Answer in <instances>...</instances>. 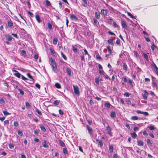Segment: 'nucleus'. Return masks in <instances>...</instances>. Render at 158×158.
I'll return each mask as SVG.
<instances>
[{
	"instance_id": "obj_1",
	"label": "nucleus",
	"mask_w": 158,
	"mask_h": 158,
	"mask_svg": "<svg viewBox=\"0 0 158 158\" xmlns=\"http://www.w3.org/2000/svg\"><path fill=\"white\" fill-rule=\"evenodd\" d=\"M49 61L52 67V70L55 73H56L57 69L56 63L54 59L51 57L49 58Z\"/></svg>"
},
{
	"instance_id": "obj_2",
	"label": "nucleus",
	"mask_w": 158,
	"mask_h": 158,
	"mask_svg": "<svg viewBox=\"0 0 158 158\" xmlns=\"http://www.w3.org/2000/svg\"><path fill=\"white\" fill-rule=\"evenodd\" d=\"M74 93L77 95H79V91L78 87L77 85H73Z\"/></svg>"
},
{
	"instance_id": "obj_3",
	"label": "nucleus",
	"mask_w": 158,
	"mask_h": 158,
	"mask_svg": "<svg viewBox=\"0 0 158 158\" xmlns=\"http://www.w3.org/2000/svg\"><path fill=\"white\" fill-rule=\"evenodd\" d=\"M70 18L72 20L75 21H77L79 20L74 15L72 14L70 15Z\"/></svg>"
},
{
	"instance_id": "obj_4",
	"label": "nucleus",
	"mask_w": 158,
	"mask_h": 158,
	"mask_svg": "<svg viewBox=\"0 0 158 158\" xmlns=\"http://www.w3.org/2000/svg\"><path fill=\"white\" fill-rule=\"evenodd\" d=\"M144 94H143V99L144 100H147V96L149 94L146 90H144Z\"/></svg>"
},
{
	"instance_id": "obj_5",
	"label": "nucleus",
	"mask_w": 158,
	"mask_h": 158,
	"mask_svg": "<svg viewBox=\"0 0 158 158\" xmlns=\"http://www.w3.org/2000/svg\"><path fill=\"white\" fill-rule=\"evenodd\" d=\"M86 127L89 134L90 135H91L93 133V130L92 128L88 125H87Z\"/></svg>"
},
{
	"instance_id": "obj_6",
	"label": "nucleus",
	"mask_w": 158,
	"mask_h": 158,
	"mask_svg": "<svg viewBox=\"0 0 158 158\" xmlns=\"http://www.w3.org/2000/svg\"><path fill=\"white\" fill-rule=\"evenodd\" d=\"M7 25L9 27L11 28L13 27V23L11 20H10L7 21Z\"/></svg>"
},
{
	"instance_id": "obj_7",
	"label": "nucleus",
	"mask_w": 158,
	"mask_h": 158,
	"mask_svg": "<svg viewBox=\"0 0 158 158\" xmlns=\"http://www.w3.org/2000/svg\"><path fill=\"white\" fill-rule=\"evenodd\" d=\"M121 24L123 27L125 28H127V26L123 20H121Z\"/></svg>"
},
{
	"instance_id": "obj_8",
	"label": "nucleus",
	"mask_w": 158,
	"mask_h": 158,
	"mask_svg": "<svg viewBox=\"0 0 158 158\" xmlns=\"http://www.w3.org/2000/svg\"><path fill=\"white\" fill-rule=\"evenodd\" d=\"M101 13L103 15H106L107 13V10L106 9H102L101 10Z\"/></svg>"
},
{
	"instance_id": "obj_9",
	"label": "nucleus",
	"mask_w": 158,
	"mask_h": 158,
	"mask_svg": "<svg viewBox=\"0 0 158 158\" xmlns=\"http://www.w3.org/2000/svg\"><path fill=\"white\" fill-rule=\"evenodd\" d=\"M66 71L67 73V74L69 76H71V71L70 69L69 68H66Z\"/></svg>"
},
{
	"instance_id": "obj_10",
	"label": "nucleus",
	"mask_w": 158,
	"mask_h": 158,
	"mask_svg": "<svg viewBox=\"0 0 158 158\" xmlns=\"http://www.w3.org/2000/svg\"><path fill=\"white\" fill-rule=\"evenodd\" d=\"M151 65L156 70V72H158V68L157 67L156 64L153 61L152 62V64H151Z\"/></svg>"
},
{
	"instance_id": "obj_11",
	"label": "nucleus",
	"mask_w": 158,
	"mask_h": 158,
	"mask_svg": "<svg viewBox=\"0 0 158 158\" xmlns=\"http://www.w3.org/2000/svg\"><path fill=\"white\" fill-rule=\"evenodd\" d=\"M107 42L109 44H110L112 46H114L113 40V39H109L107 40Z\"/></svg>"
},
{
	"instance_id": "obj_12",
	"label": "nucleus",
	"mask_w": 158,
	"mask_h": 158,
	"mask_svg": "<svg viewBox=\"0 0 158 158\" xmlns=\"http://www.w3.org/2000/svg\"><path fill=\"white\" fill-rule=\"evenodd\" d=\"M6 39L9 41H10L12 40V37L10 35L8 34L5 36Z\"/></svg>"
},
{
	"instance_id": "obj_13",
	"label": "nucleus",
	"mask_w": 158,
	"mask_h": 158,
	"mask_svg": "<svg viewBox=\"0 0 158 158\" xmlns=\"http://www.w3.org/2000/svg\"><path fill=\"white\" fill-rule=\"evenodd\" d=\"M142 55L147 61H148V56L147 54L144 52H143L142 53Z\"/></svg>"
},
{
	"instance_id": "obj_14",
	"label": "nucleus",
	"mask_w": 158,
	"mask_h": 158,
	"mask_svg": "<svg viewBox=\"0 0 158 158\" xmlns=\"http://www.w3.org/2000/svg\"><path fill=\"white\" fill-rule=\"evenodd\" d=\"M138 144L139 146H143V142L141 140H138L137 141Z\"/></svg>"
},
{
	"instance_id": "obj_15",
	"label": "nucleus",
	"mask_w": 158,
	"mask_h": 158,
	"mask_svg": "<svg viewBox=\"0 0 158 158\" xmlns=\"http://www.w3.org/2000/svg\"><path fill=\"white\" fill-rule=\"evenodd\" d=\"M96 141L100 145V146L101 148H102V147L103 143L102 140H99L97 139L96 140Z\"/></svg>"
},
{
	"instance_id": "obj_16",
	"label": "nucleus",
	"mask_w": 158,
	"mask_h": 158,
	"mask_svg": "<svg viewBox=\"0 0 158 158\" xmlns=\"http://www.w3.org/2000/svg\"><path fill=\"white\" fill-rule=\"evenodd\" d=\"M110 115L112 118H114L116 116V113L114 112L113 111L111 113Z\"/></svg>"
},
{
	"instance_id": "obj_17",
	"label": "nucleus",
	"mask_w": 158,
	"mask_h": 158,
	"mask_svg": "<svg viewBox=\"0 0 158 158\" xmlns=\"http://www.w3.org/2000/svg\"><path fill=\"white\" fill-rule=\"evenodd\" d=\"M40 128L41 129L42 131L43 132H44L46 131V129L43 126L40 125Z\"/></svg>"
},
{
	"instance_id": "obj_18",
	"label": "nucleus",
	"mask_w": 158,
	"mask_h": 158,
	"mask_svg": "<svg viewBox=\"0 0 158 158\" xmlns=\"http://www.w3.org/2000/svg\"><path fill=\"white\" fill-rule=\"evenodd\" d=\"M14 75L19 78H20L21 76V74L18 72L17 73H15Z\"/></svg>"
},
{
	"instance_id": "obj_19",
	"label": "nucleus",
	"mask_w": 158,
	"mask_h": 158,
	"mask_svg": "<svg viewBox=\"0 0 158 158\" xmlns=\"http://www.w3.org/2000/svg\"><path fill=\"white\" fill-rule=\"evenodd\" d=\"M35 18L36 20L38 22L40 23L41 22V21L40 19V17L38 15H35Z\"/></svg>"
},
{
	"instance_id": "obj_20",
	"label": "nucleus",
	"mask_w": 158,
	"mask_h": 158,
	"mask_svg": "<svg viewBox=\"0 0 158 158\" xmlns=\"http://www.w3.org/2000/svg\"><path fill=\"white\" fill-rule=\"evenodd\" d=\"M109 149L110 151L112 152L113 151V147L112 145H109Z\"/></svg>"
},
{
	"instance_id": "obj_21",
	"label": "nucleus",
	"mask_w": 158,
	"mask_h": 158,
	"mask_svg": "<svg viewBox=\"0 0 158 158\" xmlns=\"http://www.w3.org/2000/svg\"><path fill=\"white\" fill-rule=\"evenodd\" d=\"M59 143L60 145L62 147H65V145L64 143L62 140H59Z\"/></svg>"
},
{
	"instance_id": "obj_22",
	"label": "nucleus",
	"mask_w": 158,
	"mask_h": 158,
	"mask_svg": "<svg viewBox=\"0 0 158 158\" xmlns=\"http://www.w3.org/2000/svg\"><path fill=\"white\" fill-rule=\"evenodd\" d=\"M131 135L132 137L134 139L136 138L137 136V135L136 134L135 132L133 133H131Z\"/></svg>"
},
{
	"instance_id": "obj_23",
	"label": "nucleus",
	"mask_w": 158,
	"mask_h": 158,
	"mask_svg": "<svg viewBox=\"0 0 158 158\" xmlns=\"http://www.w3.org/2000/svg\"><path fill=\"white\" fill-rule=\"evenodd\" d=\"M27 75L28 77L30 79V80L31 81H33V79L32 77V76L31 75L30 73H27Z\"/></svg>"
},
{
	"instance_id": "obj_24",
	"label": "nucleus",
	"mask_w": 158,
	"mask_h": 158,
	"mask_svg": "<svg viewBox=\"0 0 158 158\" xmlns=\"http://www.w3.org/2000/svg\"><path fill=\"white\" fill-rule=\"evenodd\" d=\"M95 16L96 18L99 19L100 17V15L99 13L96 12L95 13Z\"/></svg>"
},
{
	"instance_id": "obj_25",
	"label": "nucleus",
	"mask_w": 158,
	"mask_h": 158,
	"mask_svg": "<svg viewBox=\"0 0 158 158\" xmlns=\"http://www.w3.org/2000/svg\"><path fill=\"white\" fill-rule=\"evenodd\" d=\"M55 87L58 89H60L61 88V85L60 84L58 83H56L55 84Z\"/></svg>"
},
{
	"instance_id": "obj_26",
	"label": "nucleus",
	"mask_w": 158,
	"mask_h": 158,
	"mask_svg": "<svg viewBox=\"0 0 158 158\" xmlns=\"http://www.w3.org/2000/svg\"><path fill=\"white\" fill-rule=\"evenodd\" d=\"M123 69L125 70H127V67L126 63H123Z\"/></svg>"
},
{
	"instance_id": "obj_27",
	"label": "nucleus",
	"mask_w": 158,
	"mask_h": 158,
	"mask_svg": "<svg viewBox=\"0 0 158 158\" xmlns=\"http://www.w3.org/2000/svg\"><path fill=\"white\" fill-rule=\"evenodd\" d=\"M3 113L5 115H8L10 114H11L8 112L6 110H5L3 111Z\"/></svg>"
},
{
	"instance_id": "obj_28",
	"label": "nucleus",
	"mask_w": 158,
	"mask_h": 158,
	"mask_svg": "<svg viewBox=\"0 0 158 158\" xmlns=\"http://www.w3.org/2000/svg\"><path fill=\"white\" fill-rule=\"evenodd\" d=\"M18 89V91L19 92V94L20 95H23L24 94V92L21 89Z\"/></svg>"
},
{
	"instance_id": "obj_29",
	"label": "nucleus",
	"mask_w": 158,
	"mask_h": 158,
	"mask_svg": "<svg viewBox=\"0 0 158 158\" xmlns=\"http://www.w3.org/2000/svg\"><path fill=\"white\" fill-rule=\"evenodd\" d=\"M131 119L133 120H137L138 119V117L137 116H132L131 117Z\"/></svg>"
},
{
	"instance_id": "obj_30",
	"label": "nucleus",
	"mask_w": 158,
	"mask_h": 158,
	"mask_svg": "<svg viewBox=\"0 0 158 158\" xmlns=\"http://www.w3.org/2000/svg\"><path fill=\"white\" fill-rule=\"evenodd\" d=\"M63 151L64 154L66 155L67 154V151L66 148H63Z\"/></svg>"
},
{
	"instance_id": "obj_31",
	"label": "nucleus",
	"mask_w": 158,
	"mask_h": 158,
	"mask_svg": "<svg viewBox=\"0 0 158 158\" xmlns=\"http://www.w3.org/2000/svg\"><path fill=\"white\" fill-rule=\"evenodd\" d=\"M72 50L75 53L77 52H78V49L77 48L74 47L73 46H72Z\"/></svg>"
},
{
	"instance_id": "obj_32",
	"label": "nucleus",
	"mask_w": 158,
	"mask_h": 158,
	"mask_svg": "<svg viewBox=\"0 0 158 158\" xmlns=\"http://www.w3.org/2000/svg\"><path fill=\"white\" fill-rule=\"evenodd\" d=\"M58 40L56 38H54L53 40V43L54 44H56Z\"/></svg>"
},
{
	"instance_id": "obj_33",
	"label": "nucleus",
	"mask_w": 158,
	"mask_h": 158,
	"mask_svg": "<svg viewBox=\"0 0 158 158\" xmlns=\"http://www.w3.org/2000/svg\"><path fill=\"white\" fill-rule=\"evenodd\" d=\"M61 55L62 56V57L65 60H67V57H66V56L63 54V53L62 52H61Z\"/></svg>"
},
{
	"instance_id": "obj_34",
	"label": "nucleus",
	"mask_w": 158,
	"mask_h": 158,
	"mask_svg": "<svg viewBox=\"0 0 158 158\" xmlns=\"http://www.w3.org/2000/svg\"><path fill=\"white\" fill-rule=\"evenodd\" d=\"M94 24V25H97L98 23L97 20L95 19H93Z\"/></svg>"
},
{
	"instance_id": "obj_35",
	"label": "nucleus",
	"mask_w": 158,
	"mask_h": 158,
	"mask_svg": "<svg viewBox=\"0 0 158 158\" xmlns=\"http://www.w3.org/2000/svg\"><path fill=\"white\" fill-rule=\"evenodd\" d=\"M48 29L50 30L52 29V24L49 23H48Z\"/></svg>"
},
{
	"instance_id": "obj_36",
	"label": "nucleus",
	"mask_w": 158,
	"mask_h": 158,
	"mask_svg": "<svg viewBox=\"0 0 158 158\" xmlns=\"http://www.w3.org/2000/svg\"><path fill=\"white\" fill-rule=\"evenodd\" d=\"M46 5L47 6H49L51 5V3H50V2L48 0H46Z\"/></svg>"
},
{
	"instance_id": "obj_37",
	"label": "nucleus",
	"mask_w": 158,
	"mask_h": 158,
	"mask_svg": "<svg viewBox=\"0 0 158 158\" xmlns=\"http://www.w3.org/2000/svg\"><path fill=\"white\" fill-rule=\"evenodd\" d=\"M40 131L39 129L35 130L34 131V134L35 135H38Z\"/></svg>"
},
{
	"instance_id": "obj_38",
	"label": "nucleus",
	"mask_w": 158,
	"mask_h": 158,
	"mask_svg": "<svg viewBox=\"0 0 158 158\" xmlns=\"http://www.w3.org/2000/svg\"><path fill=\"white\" fill-rule=\"evenodd\" d=\"M116 44L118 45H121V44H120V40L119 39H118L116 40Z\"/></svg>"
},
{
	"instance_id": "obj_39",
	"label": "nucleus",
	"mask_w": 158,
	"mask_h": 158,
	"mask_svg": "<svg viewBox=\"0 0 158 158\" xmlns=\"http://www.w3.org/2000/svg\"><path fill=\"white\" fill-rule=\"evenodd\" d=\"M131 94H130L128 92H125L124 94V95L125 96H126V97H128Z\"/></svg>"
},
{
	"instance_id": "obj_40",
	"label": "nucleus",
	"mask_w": 158,
	"mask_h": 158,
	"mask_svg": "<svg viewBox=\"0 0 158 158\" xmlns=\"http://www.w3.org/2000/svg\"><path fill=\"white\" fill-rule=\"evenodd\" d=\"M35 111L36 112H37L38 114L40 115H42V113L41 112L37 109H36L35 110Z\"/></svg>"
},
{
	"instance_id": "obj_41",
	"label": "nucleus",
	"mask_w": 158,
	"mask_h": 158,
	"mask_svg": "<svg viewBox=\"0 0 158 158\" xmlns=\"http://www.w3.org/2000/svg\"><path fill=\"white\" fill-rule=\"evenodd\" d=\"M59 101L56 100L54 101L53 103L55 105H58L59 104Z\"/></svg>"
},
{
	"instance_id": "obj_42",
	"label": "nucleus",
	"mask_w": 158,
	"mask_h": 158,
	"mask_svg": "<svg viewBox=\"0 0 158 158\" xmlns=\"http://www.w3.org/2000/svg\"><path fill=\"white\" fill-rule=\"evenodd\" d=\"M111 106L109 103H106L105 104V106L106 107L109 108Z\"/></svg>"
},
{
	"instance_id": "obj_43",
	"label": "nucleus",
	"mask_w": 158,
	"mask_h": 158,
	"mask_svg": "<svg viewBox=\"0 0 158 158\" xmlns=\"http://www.w3.org/2000/svg\"><path fill=\"white\" fill-rule=\"evenodd\" d=\"M147 143L149 145H151L152 144V143L150 141V140L149 139H147Z\"/></svg>"
},
{
	"instance_id": "obj_44",
	"label": "nucleus",
	"mask_w": 158,
	"mask_h": 158,
	"mask_svg": "<svg viewBox=\"0 0 158 158\" xmlns=\"http://www.w3.org/2000/svg\"><path fill=\"white\" fill-rule=\"evenodd\" d=\"M18 133L19 135L21 136H22L23 135V134L22 133V132L20 131H18Z\"/></svg>"
},
{
	"instance_id": "obj_45",
	"label": "nucleus",
	"mask_w": 158,
	"mask_h": 158,
	"mask_svg": "<svg viewBox=\"0 0 158 158\" xmlns=\"http://www.w3.org/2000/svg\"><path fill=\"white\" fill-rule=\"evenodd\" d=\"M95 82L98 85L99 83V79L98 78H96L95 79Z\"/></svg>"
},
{
	"instance_id": "obj_46",
	"label": "nucleus",
	"mask_w": 158,
	"mask_h": 158,
	"mask_svg": "<svg viewBox=\"0 0 158 158\" xmlns=\"http://www.w3.org/2000/svg\"><path fill=\"white\" fill-rule=\"evenodd\" d=\"M127 14L129 16L131 17V18H134V16L133 15H132L130 13L128 12Z\"/></svg>"
},
{
	"instance_id": "obj_47",
	"label": "nucleus",
	"mask_w": 158,
	"mask_h": 158,
	"mask_svg": "<svg viewBox=\"0 0 158 158\" xmlns=\"http://www.w3.org/2000/svg\"><path fill=\"white\" fill-rule=\"evenodd\" d=\"M99 73L100 74L103 75H104L106 73L104 71H102L101 70H99Z\"/></svg>"
},
{
	"instance_id": "obj_48",
	"label": "nucleus",
	"mask_w": 158,
	"mask_h": 158,
	"mask_svg": "<svg viewBox=\"0 0 158 158\" xmlns=\"http://www.w3.org/2000/svg\"><path fill=\"white\" fill-rule=\"evenodd\" d=\"M14 146L13 144H10L9 145V147L10 149H12L14 148Z\"/></svg>"
},
{
	"instance_id": "obj_49",
	"label": "nucleus",
	"mask_w": 158,
	"mask_h": 158,
	"mask_svg": "<svg viewBox=\"0 0 158 158\" xmlns=\"http://www.w3.org/2000/svg\"><path fill=\"white\" fill-rule=\"evenodd\" d=\"M28 13L31 16V17H34V14L32 13L30 11H28Z\"/></svg>"
},
{
	"instance_id": "obj_50",
	"label": "nucleus",
	"mask_w": 158,
	"mask_h": 158,
	"mask_svg": "<svg viewBox=\"0 0 158 158\" xmlns=\"http://www.w3.org/2000/svg\"><path fill=\"white\" fill-rule=\"evenodd\" d=\"M14 126L15 127H17L19 126V124L17 122L15 121L14 122Z\"/></svg>"
},
{
	"instance_id": "obj_51",
	"label": "nucleus",
	"mask_w": 158,
	"mask_h": 158,
	"mask_svg": "<svg viewBox=\"0 0 158 158\" xmlns=\"http://www.w3.org/2000/svg\"><path fill=\"white\" fill-rule=\"evenodd\" d=\"M25 105L27 107H30L31 106V105L28 102H25Z\"/></svg>"
},
{
	"instance_id": "obj_52",
	"label": "nucleus",
	"mask_w": 158,
	"mask_h": 158,
	"mask_svg": "<svg viewBox=\"0 0 158 158\" xmlns=\"http://www.w3.org/2000/svg\"><path fill=\"white\" fill-rule=\"evenodd\" d=\"M43 146L44 148H48L49 147V146L48 144H43Z\"/></svg>"
},
{
	"instance_id": "obj_53",
	"label": "nucleus",
	"mask_w": 158,
	"mask_h": 158,
	"mask_svg": "<svg viewBox=\"0 0 158 158\" xmlns=\"http://www.w3.org/2000/svg\"><path fill=\"white\" fill-rule=\"evenodd\" d=\"M0 102L2 104H3L5 103V101L2 98L0 99Z\"/></svg>"
},
{
	"instance_id": "obj_54",
	"label": "nucleus",
	"mask_w": 158,
	"mask_h": 158,
	"mask_svg": "<svg viewBox=\"0 0 158 158\" xmlns=\"http://www.w3.org/2000/svg\"><path fill=\"white\" fill-rule=\"evenodd\" d=\"M21 54L23 56H25L26 54V52L25 51L23 50L21 51Z\"/></svg>"
},
{
	"instance_id": "obj_55",
	"label": "nucleus",
	"mask_w": 158,
	"mask_h": 158,
	"mask_svg": "<svg viewBox=\"0 0 158 158\" xmlns=\"http://www.w3.org/2000/svg\"><path fill=\"white\" fill-rule=\"evenodd\" d=\"M96 59L98 60H100L101 59V57L98 55H96Z\"/></svg>"
},
{
	"instance_id": "obj_56",
	"label": "nucleus",
	"mask_w": 158,
	"mask_h": 158,
	"mask_svg": "<svg viewBox=\"0 0 158 158\" xmlns=\"http://www.w3.org/2000/svg\"><path fill=\"white\" fill-rule=\"evenodd\" d=\"M59 113L60 114L63 115L64 114L63 112L61 110H59Z\"/></svg>"
},
{
	"instance_id": "obj_57",
	"label": "nucleus",
	"mask_w": 158,
	"mask_h": 158,
	"mask_svg": "<svg viewBox=\"0 0 158 158\" xmlns=\"http://www.w3.org/2000/svg\"><path fill=\"white\" fill-rule=\"evenodd\" d=\"M35 86L37 88H38V89H40V85L38 83H36L35 84Z\"/></svg>"
},
{
	"instance_id": "obj_58",
	"label": "nucleus",
	"mask_w": 158,
	"mask_h": 158,
	"mask_svg": "<svg viewBox=\"0 0 158 158\" xmlns=\"http://www.w3.org/2000/svg\"><path fill=\"white\" fill-rule=\"evenodd\" d=\"M104 77L106 79H109V80H110V78H109V76L107 75L106 73H105L104 75Z\"/></svg>"
},
{
	"instance_id": "obj_59",
	"label": "nucleus",
	"mask_w": 158,
	"mask_h": 158,
	"mask_svg": "<svg viewBox=\"0 0 158 158\" xmlns=\"http://www.w3.org/2000/svg\"><path fill=\"white\" fill-rule=\"evenodd\" d=\"M106 130L108 131H111V129L109 126L106 127Z\"/></svg>"
},
{
	"instance_id": "obj_60",
	"label": "nucleus",
	"mask_w": 158,
	"mask_h": 158,
	"mask_svg": "<svg viewBox=\"0 0 158 158\" xmlns=\"http://www.w3.org/2000/svg\"><path fill=\"white\" fill-rule=\"evenodd\" d=\"M149 129L150 130H153L155 128L154 127L152 126H151L149 127Z\"/></svg>"
},
{
	"instance_id": "obj_61",
	"label": "nucleus",
	"mask_w": 158,
	"mask_h": 158,
	"mask_svg": "<svg viewBox=\"0 0 158 158\" xmlns=\"http://www.w3.org/2000/svg\"><path fill=\"white\" fill-rule=\"evenodd\" d=\"M34 140L36 142H40V140L37 138H35L34 139Z\"/></svg>"
},
{
	"instance_id": "obj_62",
	"label": "nucleus",
	"mask_w": 158,
	"mask_h": 158,
	"mask_svg": "<svg viewBox=\"0 0 158 158\" xmlns=\"http://www.w3.org/2000/svg\"><path fill=\"white\" fill-rule=\"evenodd\" d=\"M12 35L15 37L16 38H18V37L17 34L12 33Z\"/></svg>"
},
{
	"instance_id": "obj_63",
	"label": "nucleus",
	"mask_w": 158,
	"mask_h": 158,
	"mask_svg": "<svg viewBox=\"0 0 158 158\" xmlns=\"http://www.w3.org/2000/svg\"><path fill=\"white\" fill-rule=\"evenodd\" d=\"M142 114L145 115H148V113L146 112H143Z\"/></svg>"
},
{
	"instance_id": "obj_64",
	"label": "nucleus",
	"mask_w": 158,
	"mask_h": 158,
	"mask_svg": "<svg viewBox=\"0 0 158 158\" xmlns=\"http://www.w3.org/2000/svg\"><path fill=\"white\" fill-rule=\"evenodd\" d=\"M139 129V127H135L134 128V131H137Z\"/></svg>"
}]
</instances>
